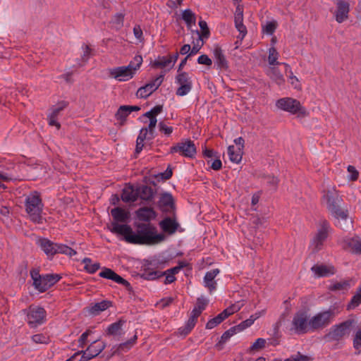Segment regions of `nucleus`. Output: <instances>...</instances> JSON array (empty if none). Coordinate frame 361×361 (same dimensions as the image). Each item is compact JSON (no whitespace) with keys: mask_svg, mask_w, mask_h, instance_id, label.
Segmentation results:
<instances>
[{"mask_svg":"<svg viewBox=\"0 0 361 361\" xmlns=\"http://www.w3.org/2000/svg\"><path fill=\"white\" fill-rule=\"evenodd\" d=\"M182 19L185 22L188 27H191L195 23V15L190 9H185L182 13Z\"/></svg>","mask_w":361,"mask_h":361,"instance_id":"44","label":"nucleus"},{"mask_svg":"<svg viewBox=\"0 0 361 361\" xmlns=\"http://www.w3.org/2000/svg\"><path fill=\"white\" fill-rule=\"evenodd\" d=\"M341 245L343 249L352 253L361 254V238L359 236L343 238Z\"/></svg>","mask_w":361,"mask_h":361,"instance_id":"16","label":"nucleus"},{"mask_svg":"<svg viewBox=\"0 0 361 361\" xmlns=\"http://www.w3.org/2000/svg\"><path fill=\"white\" fill-rule=\"evenodd\" d=\"M163 276L162 271H146L143 274V277L147 280H155Z\"/></svg>","mask_w":361,"mask_h":361,"instance_id":"50","label":"nucleus"},{"mask_svg":"<svg viewBox=\"0 0 361 361\" xmlns=\"http://www.w3.org/2000/svg\"><path fill=\"white\" fill-rule=\"evenodd\" d=\"M163 110V106L161 105H157L152 108L149 111H147L144 114V116L149 117V116H155L157 117L159 114L161 113Z\"/></svg>","mask_w":361,"mask_h":361,"instance_id":"53","label":"nucleus"},{"mask_svg":"<svg viewBox=\"0 0 361 361\" xmlns=\"http://www.w3.org/2000/svg\"><path fill=\"white\" fill-rule=\"evenodd\" d=\"M340 312L339 306L332 305L327 310L317 312L309 319L311 331L323 329L329 325Z\"/></svg>","mask_w":361,"mask_h":361,"instance_id":"2","label":"nucleus"},{"mask_svg":"<svg viewBox=\"0 0 361 361\" xmlns=\"http://www.w3.org/2000/svg\"><path fill=\"white\" fill-rule=\"evenodd\" d=\"M100 268V264L98 262L92 263V262L86 266H84L85 270L90 273L94 274Z\"/></svg>","mask_w":361,"mask_h":361,"instance_id":"64","label":"nucleus"},{"mask_svg":"<svg viewBox=\"0 0 361 361\" xmlns=\"http://www.w3.org/2000/svg\"><path fill=\"white\" fill-rule=\"evenodd\" d=\"M159 208L164 212H170L174 210V199L170 192H163L161 194L158 201Z\"/></svg>","mask_w":361,"mask_h":361,"instance_id":"19","label":"nucleus"},{"mask_svg":"<svg viewBox=\"0 0 361 361\" xmlns=\"http://www.w3.org/2000/svg\"><path fill=\"white\" fill-rule=\"evenodd\" d=\"M106 344L103 342L98 343V340H96L88 346V351L92 354V357H96L101 353L105 348Z\"/></svg>","mask_w":361,"mask_h":361,"instance_id":"39","label":"nucleus"},{"mask_svg":"<svg viewBox=\"0 0 361 361\" xmlns=\"http://www.w3.org/2000/svg\"><path fill=\"white\" fill-rule=\"evenodd\" d=\"M330 231L331 226L329 223L326 219H321L319 222V226L317 232L310 243V247L312 252H317L322 249Z\"/></svg>","mask_w":361,"mask_h":361,"instance_id":"5","label":"nucleus"},{"mask_svg":"<svg viewBox=\"0 0 361 361\" xmlns=\"http://www.w3.org/2000/svg\"><path fill=\"white\" fill-rule=\"evenodd\" d=\"M219 272V269H213L207 271L203 278V285L209 290L210 293L216 289L217 283L215 281V278Z\"/></svg>","mask_w":361,"mask_h":361,"instance_id":"21","label":"nucleus"},{"mask_svg":"<svg viewBox=\"0 0 361 361\" xmlns=\"http://www.w3.org/2000/svg\"><path fill=\"white\" fill-rule=\"evenodd\" d=\"M276 106L290 114H298L299 116L306 115V109L303 107L300 102L291 97H283L276 102Z\"/></svg>","mask_w":361,"mask_h":361,"instance_id":"7","label":"nucleus"},{"mask_svg":"<svg viewBox=\"0 0 361 361\" xmlns=\"http://www.w3.org/2000/svg\"><path fill=\"white\" fill-rule=\"evenodd\" d=\"M61 278V276L56 274L42 275L35 288L40 293H44L56 283Z\"/></svg>","mask_w":361,"mask_h":361,"instance_id":"15","label":"nucleus"},{"mask_svg":"<svg viewBox=\"0 0 361 361\" xmlns=\"http://www.w3.org/2000/svg\"><path fill=\"white\" fill-rule=\"evenodd\" d=\"M43 204L39 194L34 191L27 196L25 199V210L28 217L35 224H42V212Z\"/></svg>","mask_w":361,"mask_h":361,"instance_id":"3","label":"nucleus"},{"mask_svg":"<svg viewBox=\"0 0 361 361\" xmlns=\"http://www.w3.org/2000/svg\"><path fill=\"white\" fill-rule=\"evenodd\" d=\"M243 21V7L240 4H237L234 14V22Z\"/></svg>","mask_w":361,"mask_h":361,"instance_id":"57","label":"nucleus"},{"mask_svg":"<svg viewBox=\"0 0 361 361\" xmlns=\"http://www.w3.org/2000/svg\"><path fill=\"white\" fill-rule=\"evenodd\" d=\"M354 323L353 319H348L338 324L332 326L324 336L326 342L339 341L350 334V328Z\"/></svg>","mask_w":361,"mask_h":361,"instance_id":"4","label":"nucleus"},{"mask_svg":"<svg viewBox=\"0 0 361 361\" xmlns=\"http://www.w3.org/2000/svg\"><path fill=\"white\" fill-rule=\"evenodd\" d=\"M140 109L138 106H121L115 114L116 120L123 122L126 121L128 116L133 111H137Z\"/></svg>","mask_w":361,"mask_h":361,"instance_id":"28","label":"nucleus"},{"mask_svg":"<svg viewBox=\"0 0 361 361\" xmlns=\"http://www.w3.org/2000/svg\"><path fill=\"white\" fill-rule=\"evenodd\" d=\"M113 226L110 231L123 235L124 240L130 244L151 245L159 244L166 238L164 234L158 233L156 227L150 224L135 223V231L128 224H114Z\"/></svg>","mask_w":361,"mask_h":361,"instance_id":"1","label":"nucleus"},{"mask_svg":"<svg viewBox=\"0 0 361 361\" xmlns=\"http://www.w3.org/2000/svg\"><path fill=\"white\" fill-rule=\"evenodd\" d=\"M147 118L149 119L148 126L140 129L136 140V153H140L142 150L145 140H152L156 136L155 128L157 123V117L149 116Z\"/></svg>","mask_w":361,"mask_h":361,"instance_id":"6","label":"nucleus"},{"mask_svg":"<svg viewBox=\"0 0 361 361\" xmlns=\"http://www.w3.org/2000/svg\"><path fill=\"white\" fill-rule=\"evenodd\" d=\"M290 330L297 334H302L311 331L306 312H298L294 314Z\"/></svg>","mask_w":361,"mask_h":361,"instance_id":"11","label":"nucleus"},{"mask_svg":"<svg viewBox=\"0 0 361 361\" xmlns=\"http://www.w3.org/2000/svg\"><path fill=\"white\" fill-rule=\"evenodd\" d=\"M323 200L331 215L336 214V212L342 209L341 204L343 200L335 188H329L324 191Z\"/></svg>","mask_w":361,"mask_h":361,"instance_id":"9","label":"nucleus"},{"mask_svg":"<svg viewBox=\"0 0 361 361\" xmlns=\"http://www.w3.org/2000/svg\"><path fill=\"white\" fill-rule=\"evenodd\" d=\"M55 250L56 255L60 253L68 255L69 257H72L75 255L77 253L75 250L62 243H56Z\"/></svg>","mask_w":361,"mask_h":361,"instance_id":"42","label":"nucleus"},{"mask_svg":"<svg viewBox=\"0 0 361 361\" xmlns=\"http://www.w3.org/2000/svg\"><path fill=\"white\" fill-rule=\"evenodd\" d=\"M159 226L165 233L173 234L177 231L179 224L175 219L166 217L159 222Z\"/></svg>","mask_w":361,"mask_h":361,"instance_id":"26","label":"nucleus"},{"mask_svg":"<svg viewBox=\"0 0 361 361\" xmlns=\"http://www.w3.org/2000/svg\"><path fill=\"white\" fill-rule=\"evenodd\" d=\"M278 27L277 21L275 20L266 21L262 25V33L267 35H272Z\"/></svg>","mask_w":361,"mask_h":361,"instance_id":"40","label":"nucleus"},{"mask_svg":"<svg viewBox=\"0 0 361 361\" xmlns=\"http://www.w3.org/2000/svg\"><path fill=\"white\" fill-rule=\"evenodd\" d=\"M311 270L317 277L330 276L335 274L336 270L333 266L326 265H314Z\"/></svg>","mask_w":361,"mask_h":361,"instance_id":"27","label":"nucleus"},{"mask_svg":"<svg viewBox=\"0 0 361 361\" xmlns=\"http://www.w3.org/2000/svg\"><path fill=\"white\" fill-rule=\"evenodd\" d=\"M125 322L123 320H118L114 323L111 324L106 329V333L109 335L112 336H120L122 334V327Z\"/></svg>","mask_w":361,"mask_h":361,"instance_id":"36","label":"nucleus"},{"mask_svg":"<svg viewBox=\"0 0 361 361\" xmlns=\"http://www.w3.org/2000/svg\"><path fill=\"white\" fill-rule=\"evenodd\" d=\"M348 172L349 173L348 178L350 180L354 181L358 178L359 173L353 166H348Z\"/></svg>","mask_w":361,"mask_h":361,"instance_id":"61","label":"nucleus"},{"mask_svg":"<svg viewBox=\"0 0 361 361\" xmlns=\"http://www.w3.org/2000/svg\"><path fill=\"white\" fill-rule=\"evenodd\" d=\"M353 347L358 350L361 348V328L359 329L355 334L353 338Z\"/></svg>","mask_w":361,"mask_h":361,"instance_id":"63","label":"nucleus"},{"mask_svg":"<svg viewBox=\"0 0 361 361\" xmlns=\"http://www.w3.org/2000/svg\"><path fill=\"white\" fill-rule=\"evenodd\" d=\"M154 68H165L170 70L173 68L172 62L168 56H159L152 63Z\"/></svg>","mask_w":361,"mask_h":361,"instance_id":"32","label":"nucleus"},{"mask_svg":"<svg viewBox=\"0 0 361 361\" xmlns=\"http://www.w3.org/2000/svg\"><path fill=\"white\" fill-rule=\"evenodd\" d=\"M238 333L235 326L231 327L226 331L221 336V340L224 342L227 341L232 336Z\"/></svg>","mask_w":361,"mask_h":361,"instance_id":"62","label":"nucleus"},{"mask_svg":"<svg viewBox=\"0 0 361 361\" xmlns=\"http://www.w3.org/2000/svg\"><path fill=\"white\" fill-rule=\"evenodd\" d=\"M259 317V316L251 315L249 319L240 322L239 324L235 326V328L238 332H240L245 329L250 327L255 321Z\"/></svg>","mask_w":361,"mask_h":361,"instance_id":"46","label":"nucleus"},{"mask_svg":"<svg viewBox=\"0 0 361 361\" xmlns=\"http://www.w3.org/2000/svg\"><path fill=\"white\" fill-rule=\"evenodd\" d=\"M360 304H361V285L358 287L356 293L351 298L350 302L348 304L347 309L348 310L355 309Z\"/></svg>","mask_w":361,"mask_h":361,"instance_id":"43","label":"nucleus"},{"mask_svg":"<svg viewBox=\"0 0 361 361\" xmlns=\"http://www.w3.org/2000/svg\"><path fill=\"white\" fill-rule=\"evenodd\" d=\"M337 221L336 226H338L343 231H349L353 228V221L348 216L347 209H341L336 214L332 215Z\"/></svg>","mask_w":361,"mask_h":361,"instance_id":"17","label":"nucleus"},{"mask_svg":"<svg viewBox=\"0 0 361 361\" xmlns=\"http://www.w3.org/2000/svg\"><path fill=\"white\" fill-rule=\"evenodd\" d=\"M175 82L179 86L176 90L178 96L183 97L188 94L192 90V80L186 72L178 73L175 78Z\"/></svg>","mask_w":361,"mask_h":361,"instance_id":"12","label":"nucleus"},{"mask_svg":"<svg viewBox=\"0 0 361 361\" xmlns=\"http://www.w3.org/2000/svg\"><path fill=\"white\" fill-rule=\"evenodd\" d=\"M36 243L47 257H50L56 255V243L47 238H39L37 240Z\"/></svg>","mask_w":361,"mask_h":361,"instance_id":"22","label":"nucleus"},{"mask_svg":"<svg viewBox=\"0 0 361 361\" xmlns=\"http://www.w3.org/2000/svg\"><path fill=\"white\" fill-rule=\"evenodd\" d=\"M111 214L114 219V221L111 224V228H113L114 224L117 225L127 224L130 218L129 212L121 207H115L111 210Z\"/></svg>","mask_w":361,"mask_h":361,"instance_id":"18","label":"nucleus"},{"mask_svg":"<svg viewBox=\"0 0 361 361\" xmlns=\"http://www.w3.org/2000/svg\"><path fill=\"white\" fill-rule=\"evenodd\" d=\"M240 309V306L238 304H234L225 309L223 312L219 314L218 316L221 317L222 321H224L230 315L238 312Z\"/></svg>","mask_w":361,"mask_h":361,"instance_id":"45","label":"nucleus"},{"mask_svg":"<svg viewBox=\"0 0 361 361\" xmlns=\"http://www.w3.org/2000/svg\"><path fill=\"white\" fill-rule=\"evenodd\" d=\"M131 68L132 66L115 67L109 70V74L118 81H128L133 78L135 73Z\"/></svg>","mask_w":361,"mask_h":361,"instance_id":"14","label":"nucleus"},{"mask_svg":"<svg viewBox=\"0 0 361 361\" xmlns=\"http://www.w3.org/2000/svg\"><path fill=\"white\" fill-rule=\"evenodd\" d=\"M99 276L102 278L111 280L118 284H122L126 287L130 286V283L126 280L123 279L115 271L109 268H104L103 270L99 274Z\"/></svg>","mask_w":361,"mask_h":361,"instance_id":"23","label":"nucleus"},{"mask_svg":"<svg viewBox=\"0 0 361 361\" xmlns=\"http://www.w3.org/2000/svg\"><path fill=\"white\" fill-rule=\"evenodd\" d=\"M66 102L62 101L52 106L51 112L48 115V123L49 126H56L57 130L60 128L61 125L57 121V118L59 113L66 106Z\"/></svg>","mask_w":361,"mask_h":361,"instance_id":"20","label":"nucleus"},{"mask_svg":"<svg viewBox=\"0 0 361 361\" xmlns=\"http://www.w3.org/2000/svg\"><path fill=\"white\" fill-rule=\"evenodd\" d=\"M27 322L30 327L36 328L47 321V312L40 306L31 305L26 312Z\"/></svg>","mask_w":361,"mask_h":361,"instance_id":"8","label":"nucleus"},{"mask_svg":"<svg viewBox=\"0 0 361 361\" xmlns=\"http://www.w3.org/2000/svg\"><path fill=\"white\" fill-rule=\"evenodd\" d=\"M336 6L337 9L335 13V18L338 23H342L348 18L350 10L349 4L343 0H338Z\"/></svg>","mask_w":361,"mask_h":361,"instance_id":"25","label":"nucleus"},{"mask_svg":"<svg viewBox=\"0 0 361 361\" xmlns=\"http://www.w3.org/2000/svg\"><path fill=\"white\" fill-rule=\"evenodd\" d=\"M207 303L208 300L206 298L202 297L198 298L197 300L196 305L192 309L190 314L198 318V317L201 314L202 312L206 308Z\"/></svg>","mask_w":361,"mask_h":361,"instance_id":"35","label":"nucleus"},{"mask_svg":"<svg viewBox=\"0 0 361 361\" xmlns=\"http://www.w3.org/2000/svg\"><path fill=\"white\" fill-rule=\"evenodd\" d=\"M214 63L219 68H226L228 63L222 50L220 48L214 49Z\"/></svg>","mask_w":361,"mask_h":361,"instance_id":"33","label":"nucleus"},{"mask_svg":"<svg viewBox=\"0 0 361 361\" xmlns=\"http://www.w3.org/2000/svg\"><path fill=\"white\" fill-rule=\"evenodd\" d=\"M266 340L262 338H257L250 347V350H256L264 348Z\"/></svg>","mask_w":361,"mask_h":361,"instance_id":"55","label":"nucleus"},{"mask_svg":"<svg viewBox=\"0 0 361 361\" xmlns=\"http://www.w3.org/2000/svg\"><path fill=\"white\" fill-rule=\"evenodd\" d=\"M32 341L38 344H47L49 342V337L42 334H38L32 336Z\"/></svg>","mask_w":361,"mask_h":361,"instance_id":"51","label":"nucleus"},{"mask_svg":"<svg viewBox=\"0 0 361 361\" xmlns=\"http://www.w3.org/2000/svg\"><path fill=\"white\" fill-rule=\"evenodd\" d=\"M124 15L121 13H118L114 16L111 19L113 26L118 30L123 25Z\"/></svg>","mask_w":361,"mask_h":361,"instance_id":"49","label":"nucleus"},{"mask_svg":"<svg viewBox=\"0 0 361 361\" xmlns=\"http://www.w3.org/2000/svg\"><path fill=\"white\" fill-rule=\"evenodd\" d=\"M138 197L137 187H134L132 185H126L121 194V199L125 202H133L137 200Z\"/></svg>","mask_w":361,"mask_h":361,"instance_id":"24","label":"nucleus"},{"mask_svg":"<svg viewBox=\"0 0 361 361\" xmlns=\"http://www.w3.org/2000/svg\"><path fill=\"white\" fill-rule=\"evenodd\" d=\"M350 287V284L348 281L343 280L341 281L334 282L330 285L329 289L334 291H347Z\"/></svg>","mask_w":361,"mask_h":361,"instance_id":"41","label":"nucleus"},{"mask_svg":"<svg viewBox=\"0 0 361 361\" xmlns=\"http://www.w3.org/2000/svg\"><path fill=\"white\" fill-rule=\"evenodd\" d=\"M234 23H235V26L236 29L240 32V35L238 36V38H240V40H242L247 34V28L244 25L243 21H240V22L237 21V22H234Z\"/></svg>","mask_w":361,"mask_h":361,"instance_id":"54","label":"nucleus"},{"mask_svg":"<svg viewBox=\"0 0 361 361\" xmlns=\"http://www.w3.org/2000/svg\"><path fill=\"white\" fill-rule=\"evenodd\" d=\"M267 74L272 80L279 85H283L285 82L283 75L281 73L279 70L275 67H271L269 69Z\"/></svg>","mask_w":361,"mask_h":361,"instance_id":"37","label":"nucleus"},{"mask_svg":"<svg viewBox=\"0 0 361 361\" xmlns=\"http://www.w3.org/2000/svg\"><path fill=\"white\" fill-rule=\"evenodd\" d=\"M164 73H162L152 79L145 86L141 87L137 92V96L141 98H146L152 94L161 85L164 80Z\"/></svg>","mask_w":361,"mask_h":361,"instance_id":"13","label":"nucleus"},{"mask_svg":"<svg viewBox=\"0 0 361 361\" xmlns=\"http://www.w3.org/2000/svg\"><path fill=\"white\" fill-rule=\"evenodd\" d=\"M138 196L143 200H151L154 197V191L151 187L142 185L137 187Z\"/></svg>","mask_w":361,"mask_h":361,"instance_id":"38","label":"nucleus"},{"mask_svg":"<svg viewBox=\"0 0 361 361\" xmlns=\"http://www.w3.org/2000/svg\"><path fill=\"white\" fill-rule=\"evenodd\" d=\"M111 305V302L109 300H104L101 302H96L89 306L87 308L88 312L94 316L98 315L102 312L107 310Z\"/></svg>","mask_w":361,"mask_h":361,"instance_id":"29","label":"nucleus"},{"mask_svg":"<svg viewBox=\"0 0 361 361\" xmlns=\"http://www.w3.org/2000/svg\"><path fill=\"white\" fill-rule=\"evenodd\" d=\"M283 64L286 67V71L290 73L289 80L290 81V83L293 85H294L295 87L296 88L298 87V79L297 78L296 76L293 75V72L291 71V68H290V66L288 63H283Z\"/></svg>","mask_w":361,"mask_h":361,"instance_id":"60","label":"nucleus"},{"mask_svg":"<svg viewBox=\"0 0 361 361\" xmlns=\"http://www.w3.org/2000/svg\"><path fill=\"white\" fill-rule=\"evenodd\" d=\"M197 34L198 35L197 42L192 47V48H191L190 52L188 54L189 55V56L196 54L199 51V50L201 48V46L203 44L202 36L200 35L198 32H197Z\"/></svg>","mask_w":361,"mask_h":361,"instance_id":"59","label":"nucleus"},{"mask_svg":"<svg viewBox=\"0 0 361 361\" xmlns=\"http://www.w3.org/2000/svg\"><path fill=\"white\" fill-rule=\"evenodd\" d=\"M137 340V335L135 334L132 338L127 342L121 343L118 346V349L121 350H126L130 349Z\"/></svg>","mask_w":361,"mask_h":361,"instance_id":"58","label":"nucleus"},{"mask_svg":"<svg viewBox=\"0 0 361 361\" xmlns=\"http://www.w3.org/2000/svg\"><path fill=\"white\" fill-rule=\"evenodd\" d=\"M170 153H178L185 157L193 158L197 153V149L192 140L185 139L172 146L170 148Z\"/></svg>","mask_w":361,"mask_h":361,"instance_id":"10","label":"nucleus"},{"mask_svg":"<svg viewBox=\"0 0 361 361\" xmlns=\"http://www.w3.org/2000/svg\"><path fill=\"white\" fill-rule=\"evenodd\" d=\"M142 63V57L141 55H136L133 58V59L130 62L128 66H132V70L135 73V71L140 68L141 64Z\"/></svg>","mask_w":361,"mask_h":361,"instance_id":"52","label":"nucleus"},{"mask_svg":"<svg viewBox=\"0 0 361 361\" xmlns=\"http://www.w3.org/2000/svg\"><path fill=\"white\" fill-rule=\"evenodd\" d=\"M136 216L139 220L149 222L155 219L156 212L152 208L142 207L136 211Z\"/></svg>","mask_w":361,"mask_h":361,"instance_id":"30","label":"nucleus"},{"mask_svg":"<svg viewBox=\"0 0 361 361\" xmlns=\"http://www.w3.org/2000/svg\"><path fill=\"white\" fill-rule=\"evenodd\" d=\"M228 155L231 162L238 164L242 160V149L231 145L228 147Z\"/></svg>","mask_w":361,"mask_h":361,"instance_id":"34","label":"nucleus"},{"mask_svg":"<svg viewBox=\"0 0 361 361\" xmlns=\"http://www.w3.org/2000/svg\"><path fill=\"white\" fill-rule=\"evenodd\" d=\"M197 318L190 314L189 319L183 326L178 329L177 334L179 336L185 337L195 327Z\"/></svg>","mask_w":361,"mask_h":361,"instance_id":"31","label":"nucleus"},{"mask_svg":"<svg viewBox=\"0 0 361 361\" xmlns=\"http://www.w3.org/2000/svg\"><path fill=\"white\" fill-rule=\"evenodd\" d=\"M222 322L223 321L221 317L217 315L207 322L206 324V329H212L216 326L218 324H221Z\"/></svg>","mask_w":361,"mask_h":361,"instance_id":"56","label":"nucleus"},{"mask_svg":"<svg viewBox=\"0 0 361 361\" xmlns=\"http://www.w3.org/2000/svg\"><path fill=\"white\" fill-rule=\"evenodd\" d=\"M158 128L160 133H163L166 137H169L173 132V128L168 126L164 121H159Z\"/></svg>","mask_w":361,"mask_h":361,"instance_id":"48","label":"nucleus"},{"mask_svg":"<svg viewBox=\"0 0 361 361\" xmlns=\"http://www.w3.org/2000/svg\"><path fill=\"white\" fill-rule=\"evenodd\" d=\"M279 56V54L274 46L269 49L268 62L270 66L279 64L278 61Z\"/></svg>","mask_w":361,"mask_h":361,"instance_id":"47","label":"nucleus"}]
</instances>
